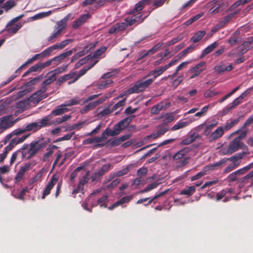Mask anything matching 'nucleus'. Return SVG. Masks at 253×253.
<instances>
[{
	"instance_id": "32",
	"label": "nucleus",
	"mask_w": 253,
	"mask_h": 253,
	"mask_svg": "<svg viewBox=\"0 0 253 253\" xmlns=\"http://www.w3.org/2000/svg\"><path fill=\"white\" fill-rule=\"evenodd\" d=\"M189 124L187 122H183L181 120L177 122L171 128L172 131H175L187 126Z\"/></svg>"
},
{
	"instance_id": "2",
	"label": "nucleus",
	"mask_w": 253,
	"mask_h": 253,
	"mask_svg": "<svg viewBox=\"0 0 253 253\" xmlns=\"http://www.w3.org/2000/svg\"><path fill=\"white\" fill-rule=\"evenodd\" d=\"M51 115H47L40 120L38 122H33L26 125L23 128L15 129L6 136L5 142L9 140L13 134H21L26 131L36 132L42 128L49 126L53 124L51 122Z\"/></svg>"
},
{
	"instance_id": "11",
	"label": "nucleus",
	"mask_w": 253,
	"mask_h": 253,
	"mask_svg": "<svg viewBox=\"0 0 253 253\" xmlns=\"http://www.w3.org/2000/svg\"><path fill=\"white\" fill-rule=\"evenodd\" d=\"M245 186L246 188L253 187V170L241 179L239 187L242 188Z\"/></svg>"
},
{
	"instance_id": "8",
	"label": "nucleus",
	"mask_w": 253,
	"mask_h": 253,
	"mask_svg": "<svg viewBox=\"0 0 253 253\" xmlns=\"http://www.w3.org/2000/svg\"><path fill=\"white\" fill-rule=\"evenodd\" d=\"M252 90V88H249L243 92L238 97L236 98L233 100L231 104H229L223 110V112L225 114L235 108L236 106L239 105L242 103V100L243 98L248 95Z\"/></svg>"
},
{
	"instance_id": "33",
	"label": "nucleus",
	"mask_w": 253,
	"mask_h": 253,
	"mask_svg": "<svg viewBox=\"0 0 253 253\" xmlns=\"http://www.w3.org/2000/svg\"><path fill=\"white\" fill-rule=\"evenodd\" d=\"M167 69L166 67V66L164 67H159L154 70V77H152L150 78L153 80V82H154L156 79L160 75L162 74Z\"/></svg>"
},
{
	"instance_id": "36",
	"label": "nucleus",
	"mask_w": 253,
	"mask_h": 253,
	"mask_svg": "<svg viewBox=\"0 0 253 253\" xmlns=\"http://www.w3.org/2000/svg\"><path fill=\"white\" fill-rule=\"evenodd\" d=\"M164 106L162 102H160L153 106L151 110V113L153 115L158 114L163 109Z\"/></svg>"
},
{
	"instance_id": "42",
	"label": "nucleus",
	"mask_w": 253,
	"mask_h": 253,
	"mask_svg": "<svg viewBox=\"0 0 253 253\" xmlns=\"http://www.w3.org/2000/svg\"><path fill=\"white\" fill-rule=\"evenodd\" d=\"M129 168L130 166H128L122 170L114 172V175L116 177H120L127 174L130 170Z\"/></svg>"
},
{
	"instance_id": "21",
	"label": "nucleus",
	"mask_w": 253,
	"mask_h": 253,
	"mask_svg": "<svg viewBox=\"0 0 253 253\" xmlns=\"http://www.w3.org/2000/svg\"><path fill=\"white\" fill-rule=\"evenodd\" d=\"M169 129V128L160 127L156 132L145 136L144 139V140H147L150 138H153L154 139L157 138L164 135Z\"/></svg>"
},
{
	"instance_id": "22",
	"label": "nucleus",
	"mask_w": 253,
	"mask_h": 253,
	"mask_svg": "<svg viewBox=\"0 0 253 253\" xmlns=\"http://www.w3.org/2000/svg\"><path fill=\"white\" fill-rule=\"evenodd\" d=\"M72 42L71 40H66L62 41V42L54 44L52 46H50L49 47L51 52H52L54 50L56 49H62L64 48L66 45H67L70 42Z\"/></svg>"
},
{
	"instance_id": "47",
	"label": "nucleus",
	"mask_w": 253,
	"mask_h": 253,
	"mask_svg": "<svg viewBox=\"0 0 253 253\" xmlns=\"http://www.w3.org/2000/svg\"><path fill=\"white\" fill-rule=\"evenodd\" d=\"M247 3L246 0H238L234 3L229 8V10L232 11L238 7L240 5H243Z\"/></svg>"
},
{
	"instance_id": "37",
	"label": "nucleus",
	"mask_w": 253,
	"mask_h": 253,
	"mask_svg": "<svg viewBox=\"0 0 253 253\" xmlns=\"http://www.w3.org/2000/svg\"><path fill=\"white\" fill-rule=\"evenodd\" d=\"M91 55H88L84 58H83L81 59H80L79 61H78L75 65V69H78L80 66L84 65L87 62H88L89 60H91Z\"/></svg>"
},
{
	"instance_id": "17",
	"label": "nucleus",
	"mask_w": 253,
	"mask_h": 253,
	"mask_svg": "<svg viewBox=\"0 0 253 253\" xmlns=\"http://www.w3.org/2000/svg\"><path fill=\"white\" fill-rule=\"evenodd\" d=\"M98 62V60H96L92 64L88 66H84L82 70H81L77 75V76L74 78V79L71 81L69 82V84H70L72 83H75L77 80L79 79L82 76L86 74L87 71L90 69H91L97 62Z\"/></svg>"
},
{
	"instance_id": "15",
	"label": "nucleus",
	"mask_w": 253,
	"mask_h": 253,
	"mask_svg": "<svg viewBox=\"0 0 253 253\" xmlns=\"http://www.w3.org/2000/svg\"><path fill=\"white\" fill-rule=\"evenodd\" d=\"M196 138H201L200 134L194 132H190L186 136V137L183 139L181 142L180 144L182 145H188L193 142Z\"/></svg>"
},
{
	"instance_id": "23",
	"label": "nucleus",
	"mask_w": 253,
	"mask_h": 253,
	"mask_svg": "<svg viewBox=\"0 0 253 253\" xmlns=\"http://www.w3.org/2000/svg\"><path fill=\"white\" fill-rule=\"evenodd\" d=\"M68 111L69 109L64 106V104H61L60 106H58L56 109L53 110L49 115H51V117L52 115L58 116L62 115Z\"/></svg>"
},
{
	"instance_id": "19",
	"label": "nucleus",
	"mask_w": 253,
	"mask_h": 253,
	"mask_svg": "<svg viewBox=\"0 0 253 253\" xmlns=\"http://www.w3.org/2000/svg\"><path fill=\"white\" fill-rule=\"evenodd\" d=\"M73 53V50H70L60 54L58 56L52 58V60H54L55 62L54 64L56 65H59L63 61V60H64L69 56L71 55Z\"/></svg>"
},
{
	"instance_id": "25",
	"label": "nucleus",
	"mask_w": 253,
	"mask_h": 253,
	"mask_svg": "<svg viewBox=\"0 0 253 253\" xmlns=\"http://www.w3.org/2000/svg\"><path fill=\"white\" fill-rule=\"evenodd\" d=\"M218 45V43L217 42H215L213 43L210 44V45H209L208 46H207L202 51V53L201 55V57L203 58L206 56L207 54L212 52Z\"/></svg>"
},
{
	"instance_id": "3",
	"label": "nucleus",
	"mask_w": 253,
	"mask_h": 253,
	"mask_svg": "<svg viewBox=\"0 0 253 253\" xmlns=\"http://www.w3.org/2000/svg\"><path fill=\"white\" fill-rule=\"evenodd\" d=\"M47 142L44 140L43 138L32 141L29 144H24L19 149L22 160L25 159L28 160L33 157L38 152L43 149Z\"/></svg>"
},
{
	"instance_id": "40",
	"label": "nucleus",
	"mask_w": 253,
	"mask_h": 253,
	"mask_svg": "<svg viewBox=\"0 0 253 253\" xmlns=\"http://www.w3.org/2000/svg\"><path fill=\"white\" fill-rule=\"evenodd\" d=\"M160 47V45H159L158 44L155 45L153 46L151 49H149L147 51H144L145 53L143 55H142L140 58L142 59L144 58L146 56L149 55V54H153L157 52V51L158 50L159 47Z\"/></svg>"
},
{
	"instance_id": "30",
	"label": "nucleus",
	"mask_w": 253,
	"mask_h": 253,
	"mask_svg": "<svg viewBox=\"0 0 253 253\" xmlns=\"http://www.w3.org/2000/svg\"><path fill=\"white\" fill-rule=\"evenodd\" d=\"M233 69L232 64H229L227 66L223 65L216 66L214 68V70L219 74H222L225 71H230Z\"/></svg>"
},
{
	"instance_id": "9",
	"label": "nucleus",
	"mask_w": 253,
	"mask_h": 253,
	"mask_svg": "<svg viewBox=\"0 0 253 253\" xmlns=\"http://www.w3.org/2000/svg\"><path fill=\"white\" fill-rule=\"evenodd\" d=\"M246 145L243 142L238 141L237 139H234L231 141L229 144V146L226 150V153L225 154H231L240 149L243 148Z\"/></svg>"
},
{
	"instance_id": "34",
	"label": "nucleus",
	"mask_w": 253,
	"mask_h": 253,
	"mask_svg": "<svg viewBox=\"0 0 253 253\" xmlns=\"http://www.w3.org/2000/svg\"><path fill=\"white\" fill-rule=\"evenodd\" d=\"M73 136H74V138H73V140L76 139L77 138V136L75 135V132H72L70 133L65 134L64 136H63L62 137H59V138H58L56 140H55L54 141V142L56 143L58 142L64 141V140H69L72 138V137Z\"/></svg>"
},
{
	"instance_id": "43",
	"label": "nucleus",
	"mask_w": 253,
	"mask_h": 253,
	"mask_svg": "<svg viewBox=\"0 0 253 253\" xmlns=\"http://www.w3.org/2000/svg\"><path fill=\"white\" fill-rule=\"evenodd\" d=\"M97 106L96 103L95 101L90 102L88 105L84 107L82 110V113H84L86 112L89 110H92Z\"/></svg>"
},
{
	"instance_id": "35",
	"label": "nucleus",
	"mask_w": 253,
	"mask_h": 253,
	"mask_svg": "<svg viewBox=\"0 0 253 253\" xmlns=\"http://www.w3.org/2000/svg\"><path fill=\"white\" fill-rule=\"evenodd\" d=\"M76 74V73L75 72H70V73L68 74H66L61 77H60L58 80L57 82L59 83H62L63 82H64L66 81H68L69 80L73 78L74 76H75Z\"/></svg>"
},
{
	"instance_id": "56",
	"label": "nucleus",
	"mask_w": 253,
	"mask_h": 253,
	"mask_svg": "<svg viewBox=\"0 0 253 253\" xmlns=\"http://www.w3.org/2000/svg\"><path fill=\"white\" fill-rule=\"evenodd\" d=\"M126 98H125L122 100H120L118 103H117L112 108V111H114L117 110L118 108L124 106L126 103Z\"/></svg>"
},
{
	"instance_id": "52",
	"label": "nucleus",
	"mask_w": 253,
	"mask_h": 253,
	"mask_svg": "<svg viewBox=\"0 0 253 253\" xmlns=\"http://www.w3.org/2000/svg\"><path fill=\"white\" fill-rule=\"evenodd\" d=\"M132 199V196H127L123 197L120 200L117 201V204L119 205H123L124 203H128Z\"/></svg>"
},
{
	"instance_id": "7",
	"label": "nucleus",
	"mask_w": 253,
	"mask_h": 253,
	"mask_svg": "<svg viewBox=\"0 0 253 253\" xmlns=\"http://www.w3.org/2000/svg\"><path fill=\"white\" fill-rule=\"evenodd\" d=\"M19 135L20 134H13L11 136V138L6 142H5V137L3 140L4 144L8 142V141L10 142L9 144L4 148L8 150L9 152L16 145L23 142L30 135V134H28L24 135L22 136H20Z\"/></svg>"
},
{
	"instance_id": "13",
	"label": "nucleus",
	"mask_w": 253,
	"mask_h": 253,
	"mask_svg": "<svg viewBox=\"0 0 253 253\" xmlns=\"http://www.w3.org/2000/svg\"><path fill=\"white\" fill-rule=\"evenodd\" d=\"M14 122L11 120V117L5 116L0 119V130L1 132L12 127Z\"/></svg>"
},
{
	"instance_id": "12",
	"label": "nucleus",
	"mask_w": 253,
	"mask_h": 253,
	"mask_svg": "<svg viewBox=\"0 0 253 253\" xmlns=\"http://www.w3.org/2000/svg\"><path fill=\"white\" fill-rule=\"evenodd\" d=\"M47 90L46 87L43 88L42 89L37 91L36 92L33 94L29 98L30 101L38 103L43 99L46 98L48 96L47 94H43V93Z\"/></svg>"
},
{
	"instance_id": "26",
	"label": "nucleus",
	"mask_w": 253,
	"mask_h": 253,
	"mask_svg": "<svg viewBox=\"0 0 253 253\" xmlns=\"http://www.w3.org/2000/svg\"><path fill=\"white\" fill-rule=\"evenodd\" d=\"M205 31H199L196 32L191 38V42L193 43H197L200 41L206 35Z\"/></svg>"
},
{
	"instance_id": "29",
	"label": "nucleus",
	"mask_w": 253,
	"mask_h": 253,
	"mask_svg": "<svg viewBox=\"0 0 253 253\" xmlns=\"http://www.w3.org/2000/svg\"><path fill=\"white\" fill-rule=\"evenodd\" d=\"M22 27V24L20 23H17L16 25L14 26H11L9 27H7V24L6 25L5 30L7 31L9 33L12 34H15L18 31V30L21 29Z\"/></svg>"
},
{
	"instance_id": "38",
	"label": "nucleus",
	"mask_w": 253,
	"mask_h": 253,
	"mask_svg": "<svg viewBox=\"0 0 253 253\" xmlns=\"http://www.w3.org/2000/svg\"><path fill=\"white\" fill-rule=\"evenodd\" d=\"M159 184L160 183L158 182L157 181L150 183L147 185V186L144 189L142 190L140 192L141 193H143L150 191V190L156 188L159 185Z\"/></svg>"
},
{
	"instance_id": "4",
	"label": "nucleus",
	"mask_w": 253,
	"mask_h": 253,
	"mask_svg": "<svg viewBox=\"0 0 253 253\" xmlns=\"http://www.w3.org/2000/svg\"><path fill=\"white\" fill-rule=\"evenodd\" d=\"M134 117L135 116L132 115L122 120L114 126L113 129L107 128L100 136L102 141L107 138V136H115L120 134L130 124Z\"/></svg>"
},
{
	"instance_id": "24",
	"label": "nucleus",
	"mask_w": 253,
	"mask_h": 253,
	"mask_svg": "<svg viewBox=\"0 0 253 253\" xmlns=\"http://www.w3.org/2000/svg\"><path fill=\"white\" fill-rule=\"evenodd\" d=\"M89 15L88 14H84L80 17L73 24V27L77 29L82 25L85 21L88 18Z\"/></svg>"
},
{
	"instance_id": "18",
	"label": "nucleus",
	"mask_w": 253,
	"mask_h": 253,
	"mask_svg": "<svg viewBox=\"0 0 253 253\" xmlns=\"http://www.w3.org/2000/svg\"><path fill=\"white\" fill-rule=\"evenodd\" d=\"M225 129L222 126L218 127L209 136V140L213 141L217 139L222 137L224 134Z\"/></svg>"
},
{
	"instance_id": "44",
	"label": "nucleus",
	"mask_w": 253,
	"mask_h": 253,
	"mask_svg": "<svg viewBox=\"0 0 253 253\" xmlns=\"http://www.w3.org/2000/svg\"><path fill=\"white\" fill-rule=\"evenodd\" d=\"M108 198V196L107 195H104L102 196L100 198H99L96 203H93L92 204V208L96 207L98 205H100L101 204L106 202Z\"/></svg>"
},
{
	"instance_id": "28",
	"label": "nucleus",
	"mask_w": 253,
	"mask_h": 253,
	"mask_svg": "<svg viewBox=\"0 0 253 253\" xmlns=\"http://www.w3.org/2000/svg\"><path fill=\"white\" fill-rule=\"evenodd\" d=\"M196 191V188L195 186H191L185 188L181 190L179 194L181 195H187L188 197H190Z\"/></svg>"
},
{
	"instance_id": "46",
	"label": "nucleus",
	"mask_w": 253,
	"mask_h": 253,
	"mask_svg": "<svg viewBox=\"0 0 253 253\" xmlns=\"http://www.w3.org/2000/svg\"><path fill=\"white\" fill-rule=\"evenodd\" d=\"M66 23L63 20H61L57 23L56 29L59 33H61L63 30L66 27Z\"/></svg>"
},
{
	"instance_id": "61",
	"label": "nucleus",
	"mask_w": 253,
	"mask_h": 253,
	"mask_svg": "<svg viewBox=\"0 0 253 253\" xmlns=\"http://www.w3.org/2000/svg\"><path fill=\"white\" fill-rule=\"evenodd\" d=\"M221 28H222L220 25L219 24H217L216 25V26H215L211 30L208 34L207 35V37L208 38H210L211 37V36H212V35L215 33L216 32H217L218 30H219Z\"/></svg>"
},
{
	"instance_id": "51",
	"label": "nucleus",
	"mask_w": 253,
	"mask_h": 253,
	"mask_svg": "<svg viewBox=\"0 0 253 253\" xmlns=\"http://www.w3.org/2000/svg\"><path fill=\"white\" fill-rule=\"evenodd\" d=\"M253 124V115L251 116L245 122V123L242 126L241 128L238 130L237 132H238L239 131H241V130L244 129L247 126H250L251 124Z\"/></svg>"
},
{
	"instance_id": "57",
	"label": "nucleus",
	"mask_w": 253,
	"mask_h": 253,
	"mask_svg": "<svg viewBox=\"0 0 253 253\" xmlns=\"http://www.w3.org/2000/svg\"><path fill=\"white\" fill-rule=\"evenodd\" d=\"M30 68L32 72L40 71L43 69L42 63H38Z\"/></svg>"
},
{
	"instance_id": "20",
	"label": "nucleus",
	"mask_w": 253,
	"mask_h": 253,
	"mask_svg": "<svg viewBox=\"0 0 253 253\" xmlns=\"http://www.w3.org/2000/svg\"><path fill=\"white\" fill-rule=\"evenodd\" d=\"M51 51L49 48L47 47L46 49H44L41 53L35 54L32 58L28 60V62L32 63L34 61L39 59L44 58L46 56L50 55L51 54Z\"/></svg>"
},
{
	"instance_id": "16",
	"label": "nucleus",
	"mask_w": 253,
	"mask_h": 253,
	"mask_svg": "<svg viewBox=\"0 0 253 253\" xmlns=\"http://www.w3.org/2000/svg\"><path fill=\"white\" fill-rule=\"evenodd\" d=\"M206 122V127L204 130V134L205 136H210L211 133V130L215 127L218 124V122L215 120H209Z\"/></svg>"
},
{
	"instance_id": "6",
	"label": "nucleus",
	"mask_w": 253,
	"mask_h": 253,
	"mask_svg": "<svg viewBox=\"0 0 253 253\" xmlns=\"http://www.w3.org/2000/svg\"><path fill=\"white\" fill-rule=\"evenodd\" d=\"M189 151L190 149L188 147H185L180 150L173 155V160L176 161L178 166H184L188 163L190 158L186 155Z\"/></svg>"
},
{
	"instance_id": "54",
	"label": "nucleus",
	"mask_w": 253,
	"mask_h": 253,
	"mask_svg": "<svg viewBox=\"0 0 253 253\" xmlns=\"http://www.w3.org/2000/svg\"><path fill=\"white\" fill-rule=\"evenodd\" d=\"M87 124V121L79 122L77 124H74L71 127V128L69 129V130H73L75 128H78V129H80L84 125H86Z\"/></svg>"
},
{
	"instance_id": "60",
	"label": "nucleus",
	"mask_w": 253,
	"mask_h": 253,
	"mask_svg": "<svg viewBox=\"0 0 253 253\" xmlns=\"http://www.w3.org/2000/svg\"><path fill=\"white\" fill-rule=\"evenodd\" d=\"M4 5L5 9L8 10L15 6L16 3L14 0H9L6 1Z\"/></svg>"
},
{
	"instance_id": "31",
	"label": "nucleus",
	"mask_w": 253,
	"mask_h": 253,
	"mask_svg": "<svg viewBox=\"0 0 253 253\" xmlns=\"http://www.w3.org/2000/svg\"><path fill=\"white\" fill-rule=\"evenodd\" d=\"M107 47L105 46H102L100 47L99 49L96 50L93 54H90L91 56V60L93 59V58H98L103 53H104L107 50Z\"/></svg>"
},
{
	"instance_id": "53",
	"label": "nucleus",
	"mask_w": 253,
	"mask_h": 253,
	"mask_svg": "<svg viewBox=\"0 0 253 253\" xmlns=\"http://www.w3.org/2000/svg\"><path fill=\"white\" fill-rule=\"evenodd\" d=\"M89 172L88 171L80 179L79 183L81 185H84L86 184L89 180Z\"/></svg>"
},
{
	"instance_id": "64",
	"label": "nucleus",
	"mask_w": 253,
	"mask_h": 253,
	"mask_svg": "<svg viewBox=\"0 0 253 253\" xmlns=\"http://www.w3.org/2000/svg\"><path fill=\"white\" fill-rule=\"evenodd\" d=\"M174 119L173 116L170 115H168L165 118L163 121V125H167L168 124L171 123Z\"/></svg>"
},
{
	"instance_id": "58",
	"label": "nucleus",
	"mask_w": 253,
	"mask_h": 253,
	"mask_svg": "<svg viewBox=\"0 0 253 253\" xmlns=\"http://www.w3.org/2000/svg\"><path fill=\"white\" fill-rule=\"evenodd\" d=\"M218 94V93L217 92H215L211 89H209L205 92L204 97L206 98L211 97L217 95Z\"/></svg>"
},
{
	"instance_id": "10",
	"label": "nucleus",
	"mask_w": 253,
	"mask_h": 253,
	"mask_svg": "<svg viewBox=\"0 0 253 253\" xmlns=\"http://www.w3.org/2000/svg\"><path fill=\"white\" fill-rule=\"evenodd\" d=\"M154 0H141L134 5L133 9L130 10L128 14H133L134 13L142 12V10L146 5L151 4ZM143 14L145 13V11H142Z\"/></svg>"
},
{
	"instance_id": "45",
	"label": "nucleus",
	"mask_w": 253,
	"mask_h": 253,
	"mask_svg": "<svg viewBox=\"0 0 253 253\" xmlns=\"http://www.w3.org/2000/svg\"><path fill=\"white\" fill-rule=\"evenodd\" d=\"M112 83L113 81L112 80H107L106 81L101 82L98 84L97 87L100 89L107 88L109 86L110 84Z\"/></svg>"
},
{
	"instance_id": "48",
	"label": "nucleus",
	"mask_w": 253,
	"mask_h": 253,
	"mask_svg": "<svg viewBox=\"0 0 253 253\" xmlns=\"http://www.w3.org/2000/svg\"><path fill=\"white\" fill-rule=\"evenodd\" d=\"M230 189H228L227 190H222L220 192L216 193V200L217 201L220 200L222 199L227 194L228 192H230Z\"/></svg>"
},
{
	"instance_id": "5",
	"label": "nucleus",
	"mask_w": 253,
	"mask_h": 253,
	"mask_svg": "<svg viewBox=\"0 0 253 253\" xmlns=\"http://www.w3.org/2000/svg\"><path fill=\"white\" fill-rule=\"evenodd\" d=\"M153 83V80L150 78L147 80L142 78L141 80L136 82L132 87L129 88L127 91V93L128 94L140 93L148 88Z\"/></svg>"
},
{
	"instance_id": "62",
	"label": "nucleus",
	"mask_w": 253,
	"mask_h": 253,
	"mask_svg": "<svg viewBox=\"0 0 253 253\" xmlns=\"http://www.w3.org/2000/svg\"><path fill=\"white\" fill-rule=\"evenodd\" d=\"M239 176L236 173V171H234L232 173L230 174L228 176V181L229 182H233L237 180V176Z\"/></svg>"
},
{
	"instance_id": "59",
	"label": "nucleus",
	"mask_w": 253,
	"mask_h": 253,
	"mask_svg": "<svg viewBox=\"0 0 253 253\" xmlns=\"http://www.w3.org/2000/svg\"><path fill=\"white\" fill-rule=\"evenodd\" d=\"M147 168L143 167L137 170V175L140 177H142L146 175L147 174Z\"/></svg>"
},
{
	"instance_id": "27",
	"label": "nucleus",
	"mask_w": 253,
	"mask_h": 253,
	"mask_svg": "<svg viewBox=\"0 0 253 253\" xmlns=\"http://www.w3.org/2000/svg\"><path fill=\"white\" fill-rule=\"evenodd\" d=\"M239 12V10H238L224 17L223 20L221 21L218 24L221 28L224 27Z\"/></svg>"
},
{
	"instance_id": "39",
	"label": "nucleus",
	"mask_w": 253,
	"mask_h": 253,
	"mask_svg": "<svg viewBox=\"0 0 253 253\" xmlns=\"http://www.w3.org/2000/svg\"><path fill=\"white\" fill-rule=\"evenodd\" d=\"M195 47V46L193 44L189 45L188 47H187L186 48H185L182 51L179 53L178 55L179 56V58L184 57L188 53L192 52L194 50Z\"/></svg>"
},
{
	"instance_id": "50",
	"label": "nucleus",
	"mask_w": 253,
	"mask_h": 253,
	"mask_svg": "<svg viewBox=\"0 0 253 253\" xmlns=\"http://www.w3.org/2000/svg\"><path fill=\"white\" fill-rule=\"evenodd\" d=\"M18 157H21V153L19 149L14 152L11 157L10 161V165H12Z\"/></svg>"
},
{
	"instance_id": "14",
	"label": "nucleus",
	"mask_w": 253,
	"mask_h": 253,
	"mask_svg": "<svg viewBox=\"0 0 253 253\" xmlns=\"http://www.w3.org/2000/svg\"><path fill=\"white\" fill-rule=\"evenodd\" d=\"M58 177L55 175H53L50 179L48 184L46 185L44 189L42 196V199H43L45 197L50 194L51 190L53 188L54 186L58 181Z\"/></svg>"
},
{
	"instance_id": "55",
	"label": "nucleus",
	"mask_w": 253,
	"mask_h": 253,
	"mask_svg": "<svg viewBox=\"0 0 253 253\" xmlns=\"http://www.w3.org/2000/svg\"><path fill=\"white\" fill-rule=\"evenodd\" d=\"M79 100H77V98H73L70 100L66 101L65 103L64 106H71L73 105H75L78 104L79 103Z\"/></svg>"
},
{
	"instance_id": "49",
	"label": "nucleus",
	"mask_w": 253,
	"mask_h": 253,
	"mask_svg": "<svg viewBox=\"0 0 253 253\" xmlns=\"http://www.w3.org/2000/svg\"><path fill=\"white\" fill-rule=\"evenodd\" d=\"M31 164L30 163H28L25 165L21 166L19 171L25 175V173L30 170L31 169Z\"/></svg>"
},
{
	"instance_id": "1",
	"label": "nucleus",
	"mask_w": 253,
	"mask_h": 253,
	"mask_svg": "<svg viewBox=\"0 0 253 253\" xmlns=\"http://www.w3.org/2000/svg\"><path fill=\"white\" fill-rule=\"evenodd\" d=\"M153 9V8L151 10L147 11V14L144 17H143V12L128 14L131 16L126 17L124 20V22L118 23L111 27L109 30V33L111 34L117 33L120 31L126 29L128 27L131 26L134 24L138 25L142 23L150 14Z\"/></svg>"
},
{
	"instance_id": "63",
	"label": "nucleus",
	"mask_w": 253,
	"mask_h": 253,
	"mask_svg": "<svg viewBox=\"0 0 253 253\" xmlns=\"http://www.w3.org/2000/svg\"><path fill=\"white\" fill-rule=\"evenodd\" d=\"M228 42L231 45H235L236 43L239 42L238 38L234 36H232L229 38L228 40Z\"/></svg>"
},
{
	"instance_id": "41",
	"label": "nucleus",
	"mask_w": 253,
	"mask_h": 253,
	"mask_svg": "<svg viewBox=\"0 0 253 253\" xmlns=\"http://www.w3.org/2000/svg\"><path fill=\"white\" fill-rule=\"evenodd\" d=\"M240 118H236L229 123H227L225 126L224 129L227 130L231 128L233 126L237 125L240 121Z\"/></svg>"
}]
</instances>
